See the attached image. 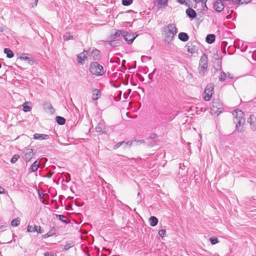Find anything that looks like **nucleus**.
<instances>
[{"label": "nucleus", "instance_id": "1", "mask_svg": "<svg viewBox=\"0 0 256 256\" xmlns=\"http://www.w3.org/2000/svg\"><path fill=\"white\" fill-rule=\"evenodd\" d=\"M165 32H166V36H165V41L169 42H171L174 36L177 33V28L174 24H169L166 26L164 27Z\"/></svg>", "mask_w": 256, "mask_h": 256}, {"label": "nucleus", "instance_id": "2", "mask_svg": "<svg viewBox=\"0 0 256 256\" xmlns=\"http://www.w3.org/2000/svg\"><path fill=\"white\" fill-rule=\"evenodd\" d=\"M208 66V58L206 54H203L200 60L198 66V72L201 76H204L205 74V71L207 70Z\"/></svg>", "mask_w": 256, "mask_h": 256}, {"label": "nucleus", "instance_id": "3", "mask_svg": "<svg viewBox=\"0 0 256 256\" xmlns=\"http://www.w3.org/2000/svg\"><path fill=\"white\" fill-rule=\"evenodd\" d=\"M90 72L96 76H102L104 74L103 66L98 62H92L90 65Z\"/></svg>", "mask_w": 256, "mask_h": 256}, {"label": "nucleus", "instance_id": "4", "mask_svg": "<svg viewBox=\"0 0 256 256\" xmlns=\"http://www.w3.org/2000/svg\"><path fill=\"white\" fill-rule=\"evenodd\" d=\"M236 114V115L234 120V122L236 124V128L238 132H242L244 131L243 128L242 126L246 122V118H244V113Z\"/></svg>", "mask_w": 256, "mask_h": 256}, {"label": "nucleus", "instance_id": "5", "mask_svg": "<svg viewBox=\"0 0 256 256\" xmlns=\"http://www.w3.org/2000/svg\"><path fill=\"white\" fill-rule=\"evenodd\" d=\"M214 84L210 83L207 84L205 90L202 94L204 100L206 101L210 100L212 96L214 94Z\"/></svg>", "mask_w": 256, "mask_h": 256}, {"label": "nucleus", "instance_id": "6", "mask_svg": "<svg viewBox=\"0 0 256 256\" xmlns=\"http://www.w3.org/2000/svg\"><path fill=\"white\" fill-rule=\"evenodd\" d=\"M211 112H223V111H226L223 108L222 102L218 100H214L210 107Z\"/></svg>", "mask_w": 256, "mask_h": 256}, {"label": "nucleus", "instance_id": "7", "mask_svg": "<svg viewBox=\"0 0 256 256\" xmlns=\"http://www.w3.org/2000/svg\"><path fill=\"white\" fill-rule=\"evenodd\" d=\"M22 158L26 162H30L34 156L33 150L32 148H26L23 150L22 154Z\"/></svg>", "mask_w": 256, "mask_h": 256}, {"label": "nucleus", "instance_id": "8", "mask_svg": "<svg viewBox=\"0 0 256 256\" xmlns=\"http://www.w3.org/2000/svg\"><path fill=\"white\" fill-rule=\"evenodd\" d=\"M122 37L128 44H130L134 42V40L136 38V36H134V34H130L126 31L123 30Z\"/></svg>", "mask_w": 256, "mask_h": 256}, {"label": "nucleus", "instance_id": "9", "mask_svg": "<svg viewBox=\"0 0 256 256\" xmlns=\"http://www.w3.org/2000/svg\"><path fill=\"white\" fill-rule=\"evenodd\" d=\"M213 7L218 12H222L224 8L222 0H214Z\"/></svg>", "mask_w": 256, "mask_h": 256}, {"label": "nucleus", "instance_id": "10", "mask_svg": "<svg viewBox=\"0 0 256 256\" xmlns=\"http://www.w3.org/2000/svg\"><path fill=\"white\" fill-rule=\"evenodd\" d=\"M88 54V51L84 50L83 52L79 54L77 56L78 62L80 64H84V60L87 58V55Z\"/></svg>", "mask_w": 256, "mask_h": 256}, {"label": "nucleus", "instance_id": "11", "mask_svg": "<svg viewBox=\"0 0 256 256\" xmlns=\"http://www.w3.org/2000/svg\"><path fill=\"white\" fill-rule=\"evenodd\" d=\"M96 131L102 134L106 132L105 123L103 120H100L96 128Z\"/></svg>", "mask_w": 256, "mask_h": 256}, {"label": "nucleus", "instance_id": "12", "mask_svg": "<svg viewBox=\"0 0 256 256\" xmlns=\"http://www.w3.org/2000/svg\"><path fill=\"white\" fill-rule=\"evenodd\" d=\"M27 231L30 232H36L40 234L44 232V230L42 228V227L40 226H34V227H32V226L28 225L27 227Z\"/></svg>", "mask_w": 256, "mask_h": 256}, {"label": "nucleus", "instance_id": "13", "mask_svg": "<svg viewBox=\"0 0 256 256\" xmlns=\"http://www.w3.org/2000/svg\"><path fill=\"white\" fill-rule=\"evenodd\" d=\"M248 122L250 124L252 130H256V117L254 114H251L250 116L248 119Z\"/></svg>", "mask_w": 256, "mask_h": 256}, {"label": "nucleus", "instance_id": "14", "mask_svg": "<svg viewBox=\"0 0 256 256\" xmlns=\"http://www.w3.org/2000/svg\"><path fill=\"white\" fill-rule=\"evenodd\" d=\"M122 32L123 30H116L115 32L114 33H112L110 36L108 38L109 40L120 39L121 36H122Z\"/></svg>", "mask_w": 256, "mask_h": 256}, {"label": "nucleus", "instance_id": "15", "mask_svg": "<svg viewBox=\"0 0 256 256\" xmlns=\"http://www.w3.org/2000/svg\"><path fill=\"white\" fill-rule=\"evenodd\" d=\"M186 48L187 49V52L190 53L192 54L196 53L198 51L197 47L196 46L192 44V43H188L186 46Z\"/></svg>", "mask_w": 256, "mask_h": 256}, {"label": "nucleus", "instance_id": "16", "mask_svg": "<svg viewBox=\"0 0 256 256\" xmlns=\"http://www.w3.org/2000/svg\"><path fill=\"white\" fill-rule=\"evenodd\" d=\"M186 14L191 19H194L196 17V11L192 8H188L186 10Z\"/></svg>", "mask_w": 256, "mask_h": 256}, {"label": "nucleus", "instance_id": "17", "mask_svg": "<svg viewBox=\"0 0 256 256\" xmlns=\"http://www.w3.org/2000/svg\"><path fill=\"white\" fill-rule=\"evenodd\" d=\"M108 44L110 46H120L122 44V40L120 39H112L110 40L108 42Z\"/></svg>", "mask_w": 256, "mask_h": 256}, {"label": "nucleus", "instance_id": "18", "mask_svg": "<svg viewBox=\"0 0 256 256\" xmlns=\"http://www.w3.org/2000/svg\"><path fill=\"white\" fill-rule=\"evenodd\" d=\"M40 164V161L38 160H36L30 166L29 168V172H36Z\"/></svg>", "mask_w": 256, "mask_h": 256}, {"label": "nucleus", "instance_id": "19", "mask_svg": "<svg viewBox=\"0 0 256 256\" xmlns=\"http://www.w3.org/2000/svg\"><path fill=\"white\" fill-rule=\"evenodd\" d=\"M28 54L22 53L20 54L18 58L21 60L27 61L28 62V64L32 65L33 64V60H31L30 58L27 56V55Z\"/></svg>", "mask_w": 256, "mask_h": 256}, {"label": "nucleus", "instance_id": "20", "mask_svg": "<svg viewBox=\"0 0 256 256\" xmlns=\"http://www.w3.org/2000/svg\"><path fill=\"white\" fill-rule=\"evenodd\" d=\"M50 136L48 134H40L36 133L34 134V138L36 140H47L49 138Z\"/></svg>", "mask_w": 256, "mask_h": 256}, {"label": "nucleus", "instance_id": "21", "mask_svg": "<svg viewBox=\"0 0 256 256\" xmlns=\"http://www.w3.org/2000/svg\"><path fill=\"white\" fill-rule=\"evenodd\" d=\"M22 106L24 112H28L32 110V103L30 102H26Z\"/></svg>", "mask_w": 256, "mask_h": 256}, {"label": "nucleus", "instance_id": "22", "mask_svg": "<svg viewBox=\"0 0 256 256\" xmlns=\"http://www.w3.org/2000/svg\"><path fill=\"white\" fill-rule=\"evenodd\" d=\"M178 38L182 42H185L188 40L189 36L188 34L184 32H181L179 33L178 35Z\"/></svg>", "mask_w": 256, "mask_h": 256}, {"label": "nucleus", "instance_id": "23", "mask_svg": "<svg viewBox=\"0 0 256 256\" xmlns=\"http://www.w3.org/2000/svg\"><path fill=\"white\" fill-rule=\"evenodd\" d=\"M216 40V36L214 34H208L207 35L206 41L209 44H212Z\"/></svg>", "mask_w": 256, "mask_h": 256}, {"label": "nucleus", "instance_id": "24", "mask_svg": "<svg viewBox=\"0 0 256 256\" xmlns=\"http://www.w3.org/2000/svg\"><path fill=\"white\" fill-rule=\"evenodd\" d=\"M44 108L45 111L49 112H54V111L52 104L50 102H45L44 104Z\"/></svg>", "mask_w": 256, "mask_h": 256}, {"label": "nucleus", "instance_id": "25", "mask_svg": "<svg viewBox=\"0 0 256 256\" xmlns=\"http://www.w3.org/2000/svg\"><path fill=\"white\" fill-rule=\"evenodd\" d=\"M100 90L98 89H94L93 90V95L92 98L94 100H98L100 96Z\"/></svg>", "mask_w": 256, "mask_h": 256}, {"label": "nucleus", "instance_id": "26", "mask_svg": "<svg viewBox=\"0 0 256 256\" xmlns=\"http://www.w3.org/2000/svg\"><path fill=\"white\" fill-rule=\"evenodd\" d=\"M168 0H157V5L159 8H161L168 5Z\"/></svg>", "mask_w": 256, "mask_h": 256}, {"label": "nucleus", "instance_id": "27", "mask_svg": "<svg viewBox=\"0 0 256 256\" xmlns=\"http://www.w3.org/2000/svg\"><path fill=\"white\" fill-rule=\"evenodd\" d=\"M55 120L59 125H63L66 123V119L60 116H56L55 118Z\"/></svg>", "mask_w": 256, "mask_h": 256}, {"label": "nucleus", "instance_id": "28", "mask_svg": "<svg viewBox=\"0 0 256 256\" xmlns=\"http://www.w3.org/2000/svg\"><path fill=\"white\" fill-rule=\"evenodd\" d=\"M150 225L152 226H154L157 225L158 223V219L154 216H151L149 219Z\"/></svg>", "mask_w": 256, "mask_h": 256}, {"label": "nucleus", "instance_id": "29", "mask_svg": "<svg viewBox=\"0 0 256 256\" xmlns=\"http://www.w3.org/2000/svg\"><path fill=\"white\" fill-rule=\"evenodd\" d=\"M4 51V53L6 54V57L8 58H10L14 56L12 51L8 48H5Z\"/></svg>", "mask_w": 256, "mask_h": 256}, {"label": "nucleus", "instance_id": "30", "mask_svg": "<svg viewBox=\"0 0 256 256\" xmlns=\"http://www.w3.org/2000/svg\"><path fill=\"white\" fill-rule=\"evenodd\" d=\"M92 54L94 58L98 59L100 58V51L97 49L92 50Z\"/></svg>", "mask_w": 256, "mask_h": 256}, {"label": "nucleus", "instance_id": "31", "mask_svg": "<svg viewBox=\"0 0 256 256\" xmlns=\"http://www.w3.org/2000/svg\"><path fill=\"white\" fill-rule=\"evenodd\" d=\"M63 38L64 40H72L73 36L70 34V32H66L64 34Z\"/></svg>", "mask_w": 256, "mask_h": 256}, {"label": "nucleus", "instance_id": "32", "mask_svg": "<svg viewBox=\"0 0 256 256\" xmlns=\"http://www.w3.org/2000/svg\"><path fill=\"white\" fill-rule=\"evenodd\" d=\"M251 0H236V4H247L250 2Z\"/></svg>", "mask_w": 256, "mask_h": 256}, {"label": "nucleus", "instance_id": "33", "mask_svg": "<svg viewBox=\"0 0 256 256\" xmlns=\"http://www.w3.org/2000/svg\"><path fill=\"white\" fill-rule=\"evenodd\" d=\"M20 224V220L18 218H16L12 220L11 225L12 226H16Z\"/></svg>", "mask_w": 256, "mask_h": 256}, {"label": "nucleus", "instance_id": "34", "mask_svg": "<svg viewBox=\"0 0 256 256\" xmlns=\"http://www.w3.org/2000/svg\"><path fill=\"white\" fill-rule=\"evenodd\" d=\"M57 217L58 218V219L61 220L62 222H63L64 224H68V222L65 219L66 218V217L62 214H58Z\"/></svg>", "mask_w": 256, "mask_h": 256}, {"label": "nucleus", "instance_id": "35", "mask_svg": "<svg viewBox=\"0 0 256 256\" xmlns=\"http://www.w3.org/2000/svg\"><path fill=\"white\" fill-rule=\"evenodd\" d=\"M74 246L73 242H67L64 246V249L66 250H68Z\"/></svg>", "mask_w": 256, "mask_h": 256}, {"label": "nucleus", "instance_id": "36", "mask_svg": "<svg viewBox=\"0 0 256 256\" xmlns=\"http://www.w3.org/2000/svg\"><path fill=\"white\" fill-rule=\"evenodd\" d=\"M226 75L224 72H220V74L219 76V80L221 82H224L226 78Z\"/></svg>", "mask_w": 256, "mask_h": 256}, {"label": "nucleus", "instance_id": "37", "mask_svg": "<svg viewBox=\"0 0 256 256\" xmlns=\"http://www.w3.org/2000/svg\"><path fill=\"white\" fill-rule=\"evenodd\" d=\"M133 2V0H122V4L124 6L130 5Z\"/></svg>", "mask_w": 256, "mask_h": 256}, {"label": "nucleus", "instance_id": "38", "mask_svg": "<svg viewBox=\"0 0 256 256\" xmlns=\"http://www.w3.org/2000/svg\"><path fill=\"white\" fill-rule=\"evenodd\" d=\"M20 156L18 154H14L10 160V162L12 164H14L20 158Z\"/></svg>", "mask_w": 256, "mask_h": 256}, {"label": "nucleus", "instance_id": "39", "mask_svg": "<svg viewBox=\"0 0 256 256\" xmlns=\"http://www.w3.org/2000/svg\"><path fill=\"white\" fill-rule=\"evenodd\" d=\"M210 240L212 244H215L218 242V238L214 236L211 237Z\"/></svg>", "mask_w": 256, "mask_h": 256}, {"label": "nucleus", "instance_id": "40", "mask_svg": "<svg viewBox=\"0 0 256 256\" xmlns=\"http://www.w3.org/2000/svg\"><path fill=\"white\" fill-rule=\"evenodd\" d=\"M187 1L190 2V0H177V2L182 4L188 6H190V5L188 4V3L187 2Z\"/></svg>", "mask_w": 256, "mask_h": 256}, {"label": "nucleus", "instance_id": "41", "mask_svg": "<svg viewBox=\"0 0 256 256\" xmlns=\"http://www.w3.org/2000/svg\"><path fill=\"white\" fill-rule=\"evenodd\" d=\"M124 143V141L120 142H118L116 144V145L114 146V149H117L119 147H120Z\"/></svg>", "mask_w": 256, "mask_h": 256}, {"label": "nucleus", "instance_id": "42", "mask_svg": "<svg viewBox=\"0 0 256 256\" xmlns=\"http://www.w3.org/2000/svg\"><path fill=\"white\" fill-rule=\"evenodd\" d=\"M166 233V231L165 230H163V229L160 230L158 232V235L160 237L163 238L165 236Z\"/></svg>", "mask_w": 256, "mask_h": 256}, {"label": "nucleus", "instance_id": "43", "mask_svg": "<svg viewBox=\"0 0 256 256\" xmlns=\"http://www.w3.org/2000/svg\"><path fill=\"white\" fill-rule=\"evenodd\" d=\"M44 256H56V255L52 252H46L44 253Z\"/></svg>", "mask_w": 256, "mask_h": 256}, {"label": "nucleus", "instance_id": "44", "mask_svg": "<svg viewBox=\"0 0 256 256\" xmlns=\"http://www.w3.org/2000/svg\"><path fill=\"white\" fill-rule=\"evenodd\" d=\"M134 142V140H132L127 142H124V144L126 146H128L129 147H130Z\"/></svg>", "mask_w": 256, "mask_h": 256}, {"label": "nucleus", "instance_id": "45", "mask_svg": "<svg viewBox=\"0 0 256 256\" xmlns=\"http://www.w3.org/2000/svg\"><path fill=\"white\" fill-rule=\"evenodd\" d=\"M124 116L128 118H135L136 117V116H132L130 115V113H128V112L125 113Z\"/></svg>", "mask_w": 256, "mask_h": 256}, {"label": "nucleus", "instance_id": "46", "mask_svg": "<svg viewBox=\"0 0 256 256\" xmlns=\"http://www.w3.org/2000/svg\"><path fill=\"white\" fill-rule=\"evenodd\" d=\"M47 234H48L49 236H52L54 234V230H50Z\"/></svg>", "mask_w": 256, "mask_h": 256}, {"label": "nucleus", "instance_id": "47", "mask_svg": "<svg viewBox=\"0 0 256 256\" xmlns=\"http://www.w3.org/2000/svg\"><path fill=\"white\" fill-rule=\"evenodd\" d=\"M157 138V135L156 134H152L150 136V139H155Z\"/></svg>", "mask_w": 256, "mask_h": 256}, {"label": "nucleus", "instance_id": "48", "mask_svg": "<svg viewBox=\"0 0 256 256\" xmlns=\"http://www.w3.org/2000/svg\"><path fill=\"white\" fill-rule=\"evenodd\" d=\"M236 0H228V4H236Z\"/></svg>", "mask_w": 256, "mask_h": 256}, {"label": "nucleus", "instance_id": "49", "mask_svg": "<svg viewBox=\"0 0 256 256\" xmlns=\"http://www.w3.org/2000/svg\"><path fill=\"white\" fill-rule=\"evenodd\" d=\"M38 0H35L34 2L32 4V7H34V6H36L38 4Z\"/></svg>", "mask_w": 256, "mask_h": 256}, {"label": "nucleus", "instance_id": "50", "mask_svg": "<svg viewBox=\"0 0 256 256\" xmlns=\"http://www.w3.org/2000/svg\"><path fill=\"white\" fill-rule=\"evenodd\" d=\"M134 142H136L137 143L140 142V144L145 142L144 140H134Z\"/></svg>", "mask_w": 256, "mask_h": 256}, {"label": "nucleus", "instance_id": "51", "mask_svg": "<svg viewBox=\"0 0 256 256\" xmlns=\"http://www.w3.org/2000/svg\"><path fill=\"white\" fill-rule=\"evenodd\" d=\"M4 192H5L4 189L0 186V194H4Z\"/></svg>", "mask_w": 256, "mask_h": 256}, {"label": "nucleus", "instance_id": "52", "mask_svg": "<svg viewBox=\"0 0 256 256\" xmlns=\"http://www.w3.org/2000/svg\"><path fill=\"white\" fill-rule=\"evenodd\" d=\"M52 174L53 173L52 172H49L48 174H46V177L48 178H50L52 176Z\"/></svg>", "mask_w": 256, "mask_h": 256}, {"label": "nucleus", "instance_id": "53", "mask_svg": "<svg viewBox=\"0 0 256 256\" xmlns=\"http://www.w3.org/2000/svg\"><path fill=\"white\" fill-rule=\"evenodd\" d=\"M202 6H203V8H204V10H206V11H207L208 10V8L206 6V4H203Z\"/></svg>", "mask_w": 256, "mask_h": 256}, {"label": "nucleus", "instance_id": "54", "mask_svg": "<svg viewBox=\"0 0 256 256\" xmlns=\"http://www.w3.org/2000/svg\"><path fill=\"white\" fill-rule=\"evenodd\" d=\"M233 112H242V110H241L239 109H235L234 110H233Z\"/></svg>", "mask_w": 256, "mask_h": 256}, {"label": "nucleus", "instance_id": "55", "mask_svg": "<svg viewBox=\"0 0 256 256\" xmlns=\"http://www.w3.org/2000/svg\"><path fill=\"white\" fill-rule=\"evenodd\" d=\"M42 237L44 238H48L50 237L48 234L46 233V234H44L42 236Z\"/></svg>", "mask_w": 256, "mask_h": 256}, {"label": "nucleus", "instance_id": "56", "mask_svg": "<svg viewBox=\"0 0 256 256\" xmlns=\"http://www.w3.org/2000/svg\"><path fill=\"white\" fill-rule=\"evenodd\" d=\"M195 108H197L196 106H192L190 108V110L194 111Z\"/></svg>", "mask_w": 256, "mask_h": 256}, {"label": "nucleus", "instance_id": "57", "mask_svg": "<svg viewBox=\"0 0 256 256\" xmlns=\"http://www.w3.org/2000/svg\"><path fill=\"white\" fill-rule=\"evenodd\" d=\"M207 0H201V2H202V4H205Z\"/></svg>", "mask_w": 256, "mask_h": 256}, {"label": "nucleus", "instance_id": "58", "mask_svg": "<svg viewBox=\"0 0 256 256\" xmlns=\"http://www.w3.org/2000/svg\"><path fill=\"white\" fill-rule=\"evenodd\" d=\"M194 2H196V3H199L201 2V0H194Z\"/></svg>", "mask_w": 256, "mask_h": 256}, {"label": "nucleus", "instance_id": "59", "mask_svg": "<svg viewBox=\"0 0 256 256\" xmlns=\"http://www.w3.org/2000/svg\"><path fill=\"white\" fill-rule=\"evenodd\" d=\"M228 78H233V77H232V76H230V74H228Z\"/></svg>", "mask_w": 256, "mask_h": 256}, {"label": "nucleus", "instance_id": "60", "mask_svg": "<svg viewBox=\"0 0 256 256\" xmlns=\"http://www.w3.org/2000/svg\"><path fill=\"white\" fill-rule=\"evenodd\" d=\"M190 142L188 143V148H190Z\"/></svg>", "mask_w": 256, "mask_h": 256}, {"label": "nucleus", "instance_id": "61", "mask_svg": "<svg viewBox=\"0 0 256 256\" xmlns=\"http://www.w3.org/2000/svg\"><path fill=\"white\" fill-rule=\"evenodd\" d=\"M222 1H223V2H228V0H222Z\"/></svg>", "mask_w": 256, "mask_h": 256}, {"label": "nucleus", "instance_id": "62", "mask_svg": "<svg viewBox=\"0 0 256 256\" xmlns=\"http://www.w3.org/2000/svg\"><path fill=\"white\" fill-rule=\"evenodd\" d=\"M148 77H149L150 79H151V78L150 76V74H148Z\"/></svg>", "mask_w": 256, "mask_h": 256}, {"label": "nucleus", "instance_id": "63", "mask_svg": "<svg viewBox=\"0 0 256 256\" xmlns=\"http://www.w3.org/2000/svg\"><path fill=\"white\" fill-rule=\"evenodd\" d=\"M2 68V64H1V63H0V68Z\"/></svg>", "mask_w": 256, "mask_h": 256}, {"label": "nucleus", "instance_id": "64", "mask_svg": "<svg viewBox=\"0 0 256 256\" xmlns=\"http://www.w3.org/2000/svg\"><path fill=\"white\" fill-rule=\"evenodd\" d=\"M122 118H124V116H122Z\"/></svg>", "mask_w": 256, "mask_h": 256}]
</instances>
